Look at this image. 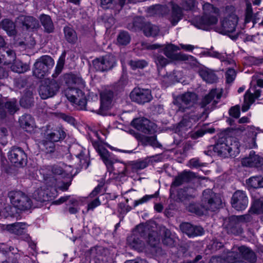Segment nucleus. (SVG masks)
I'll return each instance as SVG.
<instances>
[{
	"label": "nucleus",
	"mask_w": 263,
	"mask_h": 263,
	"mask_svg": "<svg viewBox=\"0 0 263 263\" xmlns=\"http://www.w3.org/2000/svg\"><path fill=\"white\" fill-rule=\"evenodd\" d=\"M33 93L29 90H26L20 100V105L24 108H29L33 105Z\"/></svg>",
	"instance_id": "obj_32"
},
{
	"label": "nucleus",
	"mask_w": 263,
	"mask_h": 263,
	"mask_svg": "<svg viewBox=\"0 0 263 263\" xmlns=\"http://www.w3.org/2000/svg\"><path fill=\"white\" fill-rule=\"evenodd\" d=\"M149 160L145 159L142 160L133 161L131 163V168L133 172H136L139 170L146 168L149 164Z\"/></svg>",
	"instance_id": "obj_40"
},
{
	"label": "nucleus",
	"mask_w": 263,
	"mask_h": 263,
	"mask_svg": "<svg viewBox=\"0 0 263 263\" xmlns=\"http://www.w3.org/2000/svg\"><path fill=\"white\" fill-rule=\"evenodd\" d=\"M15 54L10 49L0 48V64L9 65L15 61Z\"/></svg>",
	"instance_id": "obj_23"
},
{
	"label": "nucleus",
	"mask_w": 263,
	"mask_h": 263,
	"mask_svg": "<svg viewBox=\"0 0 263 263\" xmlns=\"http://www.w3.org/2000/svg\"><path fill=\"white\" fill-rule=\"evenodd\" d=\"M42 190L36 191L33 194V197L35 200L41 202H43L48 200L47 195Z\"/></svg>",
	"instance_id": "obj_56"
},
{
	"label": "nucleus",
	"mask_w": 263,
	"mask_h": 263,
	"mask_svg": "<svg viewBox=\"0 0 263 263\" xmlns=\"http://www.w3.org/2000/svg\"><path fill=\"white\" fill-rule=\"evenodd\" d=\"M148 13L152 15H157L163 16L166 14L169 9L165 5H156L149 7L147 9Z\"/></svg>",
	"instance_id": "obj_30"
},
{
	"label": "nucleus",
	"mask_w": 263,
	"mask_h": 263,
	"mask_svg": "<svg viewBox=\"0 0 263 263\" xmlns=\"http://www.w3.org/2000/svg\"><path fill=\"white\" fill-rule=\"evenodd\" d=\"M40 21L44 27L45 32L50 33L54 31V27L53 23L50 16L42 14L40 16Z\"/></svg>",
	"instance_id": "obj_34"
},
{
	"label": "nucleus",
	"mask_w": 263,
	"mask_h": 263,
	"mask_svg": "<svg viewBox=\"0 0 263 263\" xmlns=\"http://www.w3.org/2000/svg\"><path fill=\"white\" fill-rule=\"evenodd\" d=\"M98 152L105 164L107 170H112L114 161L111 158L110 153L103 146L98 147Z\"/></svg>",
	"instance_id": "obj_26"
},
{
	"label": "nucleus",
	"mask_w": 263,
	"mask_h": 263,
	"mask_svg": "<svg viewBox=\"0 0 263 263\" xmlns=\"http://www.w3.org/2000/svg\"><path fill=\"white\" fill-rule=\"evenodd\" d=\"M191 167L198 168L203 166V163L201 162L199 159L194 158L191 159L189 161Z\"/></svg>",
	"instance_id": "obj_62"
},
{
	"label": "nucleus",
	"mask_w": 263,
	"mask_h": 263,
	"mask_svg": "<svg viewBox=\"0 0 263 263\" xmlns=\"http://www.w3.org/2000/svg\"><path fill=\"white\" fill-rule=\"evenodd\" d=\"M183 17L182 8L178 5L173 3L172 4L171 15L169 20L173 26L176 25Z\"/></svg>",
	"instance_id": "obj_24"
},
{
	"label": "nucleus",
	"mask_w": 263,
	"mask_h": 263,
	"mask_svg": "<svg viewBox=\"0 0 263 263\" xmlns=\"http://www.w3.org/2000/svg\"><path fill=\"white\" fill-rule=\"evenodd\" d=\"M232 206L237 211L246 209L248 204V199L245 192L242 191H236L232 197Z\"/></svg>",
	"instance_id": "obj_18"
},
{
	"label": "nucleus",
	"mask_w": 263,
	"mask_h": 263,
	"mask_svg": "<svg viewBox=\"0 0 263 263\" xmlns=\"http://www.w3.org/2000/svg\"><path fill=\"white\" fill-rule=\"evenodd\" d=\"M65 40L69 44H74L78 40V35L74 29L71 27L66 26L63 29Z\"/></svg>",
	"instance_id": "obj_29"
},
{
	"label": "nucleus",
	"mask_w": 263,
	"mask_h": 263,
	"mask_svg": "<svg viewBox=\"0 0 263 263\" xmlns=\"http://www.w3.org/2000/svg\"><path fill=\"white\" fill-rule=\"evenodd\" d=\"M239 143L235 138L222 137L215 145V152L222 157L235 156L239 153Z\"/></svg>",
	"instance_id": "obj_1"
},
{
	"label": "nucleus",
	"mask_w": 263,
	"mask_h": 263,
	"mask_svg": "<svg viewBox=\"0 0 263 263\" xmlns=\"http://www.w3.org/2000/svg\"><path fill=\"white\" fill-rule=\"evenodd\" d=\"M147 22L142 17H136L134 20L132 24H129L128 25L127 28L133 31H143Z\"/></svg>",
	"instance_id": "obj_37"
},
{
	"label": "nucleus",
	"mask_w": 263,
	"mask_h": 263,
	"mask_svg": "<svg viewBox=\"0 0 263 263\" xmlns=\"http://www.w3.org/2000/svg\"><path fill=\"white\" fill-rule=\"evenodd\" d=\"M20 126L26 132L31 131L34 126L33 119L30 115H24L19 119Z\"/></svg>",
	"instance_id": "obj_31"
},
{
	"label": "nucleus",
	"mask_w": 263,
	"mask_h": 263,
	"mask_svg": "<svg viewBox=\"0 0 263 263\" xmlns=\"http://www.w3.org/2000/svg\"><path fill=\"white\" fill-rule=\"evenodd\" d=\"M195 177V174L190 171H183L182 173L177 176L171 186V192L173 191L174 187H177L190 182Z\"/></svg>",
	"instance_id": "obj_22"
},
{
	"label": "nucleus",
	"mask_w": 263,
	"mask_h": 263,
	"mask_svg": "<svg viewBox=\"0 0 263 263\" xmlns=\"http://www.w3.org/2000/svg\"><path fill=\"white\" fill-rule=\"evenodd\" d=\"M26 224L23 222H16L7 224L6 229L10 233L17 235H22L25 232Z\"/></svg>",
	"instance_id": "obj_28"
},
{
	"label": "nucleus",
	"mask_w": 263,
	"mask_h": 263,
	"mask_svg": "<svg viewBox=\"0 0 263 263\" xmlns=\"http://www.w3.org/2000/svg\"><path fill=\"white\" fill-rule=\"evenodd\" d=\"M138 236L140 235L136 232V229L134 233L127 237V242L132 248L138 252H142L145 248V243L139 239Z\"/></svg>",
	"instance_id": "obj_21"
},
{
	"label": "nucleus",
	"mask_w": 263,
	"mask_h": 263,
	"mask_svg": "<svg viewBox=\"0 0 263 263\" xmlns=\"http://www.w3.org/2000/svg\"><path fill=\"white\" fill-rule=\"evenodd\" d=\"M230 115L236 119L238 118L240 116L239 107L235 106L231 108L229 111Z\"/></svg>",
	"instance_id": "obj_63"
},
{
	"label": "nucleus",
	"mask_w": 263,
	"mask_h": 263,
	"mask_svg": "<svg viewBox=\"0 0 263 263\" xmlns=\"http://www.w3.org/2000/svg\"><path fill=\"white\" fill-rule=\"evenodd\" d=\"M137 232L141 237L147 238V243L151 247V252L156 256L162 254V249L159 247V238L157 232L148 224H140L137 226Z\"/></svg>",
	"instance_id": "obj_2"
},
{
	"label": "nucleus",
	"mask_w": 263,
	"mask_h": 263,
	"mask_svg": "<svg viewBox=\"0 0 263 263\" xmlns=\"http://www.w3.org/2000/svg\"><path fill=\"white\" fill-rule=\"evenodd\" d=\"M130 98L133 102L143 105L153 99L151 90L149 89L136 87L130 92Z\"/></svg>",
	"instance_id": "obj_13"
},
{
	"label": "nucleus",
	"mask_w": 263,
	"mask_h": 263,
	"mask_svg": "<svg viewBox=\"0 0 263 263\" xmlns=\"http://www.w3.org/2000/svg\"><path fill=\"white\" fill-rule=\"evenodd\" d=\"M226 82L228 83L232 82L236 77V72L234 69L229 68L226 73Z\"/></svg>",
	"instance_id": "obj_60"
},
{
	"label": "nucleus",
	"mask_w": 263,
	"mask_h": 263,
	"mask_svg": "<svg viewBox=\"0 0 263 263\" xmlns=\"http://www.w3.org/2000/svg\"><path fill=\"white\" fill-rule=\"evenodd\" d=\"M192 125L191 121L189 119H183L179 123H178L176 127L174 128L175 133H180L184 132L190 128Z\"/></svg>",
	"instance_id": "obj_47"
},
{
	"label": "nucleus",
	"mask_w": 263,
	"mask_h": 263,
	"mask_svg": "<svg viewBox=\"0 0 263 263\" xmlns=\"http://www.w3.org/2000/svg\"><path fill=\"white\" fill-rule=\"evenodd\" d=\"M195 7L194 0H184L182 3V8L185 10H192Z\"/></svg>",
	"instance_id": "obj_61"
},
{
	"label": "nucleus",
	"mask_w": 263,
	"mask_h": 263,
	"mask_svg": "<svg viewBox=\"0 0 263 263\" xmlns=\"http://www.w3.org/2000/svg\"><path fill=\"white\" fill-rule=\"evenodd\" d=\"M198 96L194 92H186L178 96L174 100L173 103L178 107V111L185 112L197 104Z\"/></svg>",
	"instance_id": "obj_9"
},
{
	"label": "nucleus",
	"mask_w": 263,
	"mask_h": 263,
	"mask_svg": "<svg viewBox=\"0 0 263 263\" xmlns=\"http://www.w3.org/2000/svg\"><path fill=\"white\" fill-rule=\"evenodd\" d=\"M116 59L111 54H106L94 59L92 63L97 71L106 72L112 69L116 65Z\"/></svg>",
	"instance_id": "obj_10"
},
{
	"label": "nucleus",
	"mask_w": 263,
	"mask_h": 263,
	"mask_svg": "<svg viewBox=\"0 0 263 263\" xmlns=\"http://www.w3.org/2000/svg\"><path fill=\"white\" fill-rule=\"evenodd\" d=\"M158 195V194L157 192H156L155 194L153 195H146L144 196H143L141 199L138 200H135L134 202V206H137L139 204L146 202L151 199L157 197Z\"/></svg>",
	"instance_id": "obj_57"
},
{
	"label": "nucleus",
	"mask_w": 263,
	"mask_h": 263,
	"mask_svg": "<svg viewBox=\"0 0 263 263\" xmlns=\"http://www.w3.org/2000/svg\"><path fill=\"white\" fill-rule=\"evenodd\" d=\"M8 159L16 167H24L27 162V156L21 147H13L8 155Z\"/></svg>",
	"instance_id": "obj_14"
},
{
	"label": "nucleus",
	"mask_w": 263,
	"mask_h": 263,
	"mask_svg": "<svg viewBox=\"0 0 263 263\" xmlns=\"http://www.w3.org/2000/svg\"><path fill=\"white\" fill-rule=\"evenodd\" d=\"M248 185L252 188L263 187V177L260 176L252 177L247 181Z\"/></svg>",
	"instance_id": "obj_44"
},
{
	"label": "nucleus",
	"mask_w": 263,
	"mask_h": 263,
	"mask_svg": "<svg viewBox=\"0 0 263 263\" xmlns=\"http://www.w3.org/2000/svg\"><path fill=\"white\" fill-rule=\"evenodd\" d=\"M115 0H100L101 7L105 9L115 8Z\"/></svg>",
	"instance_id": "obj_59"
},
{
	"label": "nucleus",
	"mask_w": 263,
	"mask_h": 263,
	"mask_svg": "<svg viewBox=\"0 0 263 263\" xmlns=\"http://www.w3.org/2000/svg\"><path fill=\"white\" fill-rule=\"evenodd\" d=\"M42 145V150L47 154H52L55 151L54 142L51 141H43L41 142Z\"/></svg>",
	"instance_id": "obj_50"
},
{
	"label": "nucleus",
	"mask_w": 263,
	"mask_h": 263,
	"mask_svg": "<svg viewBox=\"0 0 263 263\" xmlns=\"http://www.w3.org/2000/svg\"><path fill=\"white\" fill-rule=\"evenodd\" d=\"M128 65L133 70L143 69L147 66V62L144 60H132L129 61Z\"/></svg>",
	"instance_id": "obj_49"
},
{
	"label": "nucleus",
	"mask_w": 263,
	"mask_h": 263,
	"mask_svg": "<svg viewBox=\"0 0 263 263\" xmlns=\"http://www.w3.org/2000/svg\"><path fill=\"white\" fill-rule=\"evenodd\" d=\"M256 85L259 87H263V80L259 78L257 76L254 75L252 77L250 87L244 97V103L241 108L243 112L247 111L255 99L260 97V91L259 89H256Z\"/></svg>",
	"instance_id": "obj_5"
},
{
	"label": "nucleus",
	"mask_w": 263,
	"mask_h": 263,
	"mask_svg": "<svg viewBox=\"0 0 263 263\" xmlns=\"http://www.w3.org/2000/svg\"><path fill=\"white\" fill-rule=\"evenodd\" d=\"M133 134L135 137L141 142L142 145L143 146L148 145L149 137L142 135L141 134L136 133L135 132H133Z\"/></svg>",
	"instance_id": "obj_58"
},
{
	"label": "nucleus",
	"mask_w": 263,
	"mask_h": 263,
	"mask_svg": "<svg viewBox=\"0 0 263 263\" xmlns=\"http://www.w3.org/2000/svg\"><path fill=\"white\" fill-rule=\"evenodd\" d=\"M54 64V61L50 56L44 55L41 57L34 64L33 76L39 79L47 76Z\"/></svg>",
	"instance_id": "obj_6"
},
{
	"label": "nucleus",
	"mask_w": 263,
	"mask_h": 263,
	"mask_svg": "<svg viewBox=\"0 0 263 263\" xmlns=\"http://www.w3.org/2000/svg\"><path fill=\"white\" fill-rule=\"evenodd\" d=\"M220 20V27H217L215 31L223 34L233 33L236 29L238 17L235 14L234 7L229 6L226 8Z\"/></svg>",
	"instance_id": "obj_3"
},
{
	"label": "nucleus",
	"mask_w": 263,
	"mask_h": 263,
	"mask_svg": "<svg viewBox=\"0 0 263 263\" xmlns=\"http://www.w3.org/2000/svg\"><path fill=\"white\" fill-rule=\"evenodd\" d=\"M130 36L128 32L122 31L117 36L118 43L120 45L125 46L128 44L130 41Z\"/></svg>",
	"instance_id": "obj_48"
},
{
	"label": "nucleus",
	"mask_w": 263,
	"mask_h": 263,
	"mask_svg": "<svg viewBox=\"0 0 263 263\" xmlns=\"http://www.w3.org/2000/svg\"><path fill=\"white\" fill-rule=\"evenodd\" d=\"M1 101L4 105V108L6 111V114L8 112L10 115H13L19 109L17 100L15 99H12L5 103L2 100Z\"/></svg>",
	"instance_id": "obj_38"
},
{
	"label": "nucleus",
	"mask_w": 263,
	"mask_h": 263,
	"mask_svg": "<svg viewBox=\"0 0 263 263\" xmlns=\"http://www.w3.org/2000/svg\"><path fill=\"white\" fill-rule=\"evenodd\" d=\"M101 103L99 108L97 107L96 108L90 109L92 112H97L101 115H105V111L111 106L114 92L110 90H105L100 93Z\"/></svg>",
	"instance_id": "obj_17"
},
{
	"label": "nucleus",
	"mask_w": 263,
	"mask_h": 263,
	"mask_svg": "<svg viewBox=\"0 0 263 263\" xmlns=\"http://www.w3.org/2000/svg\"><path fill=\"white\" fill-rule=\"evenodd\" d=\"M154 60L156 64L158 71H159L160 69L165 67L169 63V61L167 58L159 54H156L154 55Z\"/></svg>",
	"instance_id": "obj_43"
},
{
	"label": "nucleus",
	"mask_w": 263,
	"mask_h": 263,
	"mask_svg": "<svg viewBox=\"0 0 263 263\" xmlns=\"http://www.w3.org/2000/svg\"><path fill=\"white\" fill-rule=\"evenodd\" d=\"M107 250L101 246H97L91 248L90 250L91 254L95 257H99L106 255Z\"/></svg>",
	"instance_id": "obj_53"
},
{
	"label": "nucleus",
	"mask_w": 263,
	"mask_h": 263,
	"mask_svg": "<svg viewBox=\"0 0 263 263\" xmlns=\"http://www.w3.org/2000/svg\"><path fill=\"white\" fill-rule=\"evenodd\" d=\"M251 211L253 213L257 214L263 212V197L254 201Z\"/></svg>",
	"instance_id": "obj_51"
},
{
	"label": "nucleus",
	"mask_w": 263,
	"mask_h": 263,
	"mask_svg": "<svg viewBox=\"0 0 263 263\" xmlns=\"http://www.w3.org/2000/svg\"><path fill=\"white\" fill-rule=\"evenodd\" d=\"M45 181L48 186H53L56 185L57 179L54 176H50L45 178Z\"/></svg>",
	"instance_id": "obj_64"
},
{
	"label": "nucleus",
	"mask_w": 263,
	"mask_h": 263,
	"mask_svg": "<svg viewBox=\"0 0 263 263\" xmlns=\"http://www.w3.org/2000/svg\"><path fill=\"white\" fill-rule=\"evenodd\" d=\"M174 239L171 237V232L168 230H165L162 239L163 245L168 247H173L174 245Z\"/></svg>",
	"instance_id": "obj_52"
},
{
	"label": "nucleus",
	"mask_w": 263,
	"mask_h": 263,
	"mask_svg": "<svg viewBox=\"0 0 263 263\" xmlns=\"http://www.w3.org/2000/svg\"><path fill=\"white\" fill-rule=\"evenodd\" d=\"M65 57L66 52L64 51L62 53L59 59L57 66L55 67L54 72L52 75L53 78L52 79L56 78L62 72L65 64Z\"/></svg>",
	"instance_id": "obj_41"
},
{
	"label": "nucleus",
	"mask_w": 263,
	"mask_h": 263,
	"mask_svg": "<svg viewBox=\"0 0 263 263\" xmlns=\"http://www.w3.org/2000/svg\"><path fill=\"white\" fill-rule=\"evenodd\" d=\"M66 136V133L61 128H57L48 133L46 138L53 142L63 140Z\"/></svg>",
	"instance_id": "obj_27"
},
{
	"label": "nucleus",
	"mask_w": 263,
	"mask_h": 263,
	"mask_svg": "<svg viewBox=\"0 0 263 263\" xmlns=\"http://www.w3.org/2000/svg\"><path fill=\"white\" fill-rule=\"evenodd\" d=\"M199 74L202 79L209 83L214 82V73L208 68H202L199 70Z\"/></svg>",
	"instance_id": "obj_42"
},
{
	"label": "nucleus",
	"mask_w": 263,
	"mask_h": 263,
	"mask_svg": "<svg viewBox=\"0 0 263 263\" xmlns=\"http://www.w3.org/2000/svg\"><path fill=\"white\" fill-rule=\"evenodd\" d=\"M214 99V89H211L210 92L206 95H205L202 99L201 102L200 103V105L201 107H205L209 104Z\"/></svg>",
	"instance_id": "obj_55"
},
{
	"label": "nucleus",
	"mask_w": 263,
	"mask_h": 263,
	"mask_svg": "<svg viewBox=\"0 0 263 263\" xmlns=\"http://www.w3.org/2000/svg\"><path fill=\"white\" fill-rule=\"evenodd\" d=\"M181 231L189 237H196L201 235L204 233L203 228L200 226H194L190 223L184 222L180 225Z\"/></svg>",
	"instance_id": "obj_20"
},
{
	"label": "nucleus",
	"mask_w": 263,
	"mask_h": 263,
	"mask_svg": "<svg viewBox=\"0 0 263 263\" xmlns=\"http://www.w3.org/2000/svg\"><path fill=\"white\" fill-rule=\"evenodd\" d=\"M226 97V95L223 93V89L221 88H216L215 89V106L218 103L222 102V100Z\"/></svg>",
	"instance_id": "obj_54"
},
{
	"label": "nucleus",
	"mask_w": 263,
	"mask_h": 263,
	"mask_svg": "<svg viewBox=\"0 0 263 263\" xmlns=\"http://www.w3.org/2000/svg\"><path fill=\"white\" fill-rule=\"evenodd\" d=\"M12 70L17 73H24L27 71L29 68V65L23 63L22 61L16 60L11 66Z\"/></svg>",
	"instance_id": "obj_45"
},
{
	"label": "nucleus",
	"mask_w": 263,
	"mask_h": 263,
	"mask_svg": "<svg viewBox=\"0 0 263 263\" xmlns=\"http://www.w3.org/2000/svg\"><path fill=\"white\" fill-rule=\"evenodd\" d=\"M112 170H107L110 172H113L114 175H118L119 177H122L126 175L127 170L125 163L118 162L114 166Z\"/></svg>",
	"instance_id": "obj_39"
},
{
	"label": "nucleus",
	"mask_w": 263,
	"mask_h": 263,
	"mask_svg": "<svg viewBox=\"0 0 263 263\" xmlns=\"http://www.w3.org/2000/svg\"><path fill=\"white\" fill-rule=\"evenodd\" d=\"M64 79L65 83L69 86L76 84H81L82 85L84 84L82 79L77 77L72 74H65L64 75Z\"/></svg>",
	"instance_id": "obj_46"
},
{
	"label": "nucleus",
	"mask_w": 263,
	"mask_h": 263,
	"mask_svg": "<svg viewBox=\"0 0 263 263\" xmlns=\"http://www.w3.org/2000/svg\"><path fill=\"white\" fill-rule=\"evenodd\" d=\"M238 252L231 253L228 257V261L230 263H237L242 259L248 260L251 263L255 262L256 256L254 253L248 248L241 246L238 248Z\"/></svg>",
	"instance_id": "obj_12"
},
{
	"label": "nucleus",
	"mask_w": 263,
	"mask_h": 263,
	"mask_svg": "<svg viewBox=\"0 0 263 263\" xmlns=\"http://www.w3.org/2000/svg\"><path fill=\"white\" fill-rule=\"evenodd\" d=\"M60 85L54 79H45L40 86L39 92L43 99L54 96L58 91Z\"/></svg>",
	"instance_id": "obj_11"
},
{
	"label": "nucleus",
	"mask_w": 263,
	"mask_h": 263,
	"mask_svg": "<svg viewBox=\"0 0 263 263\" xmlns=\"http://www.w3.org/2000/svg\"><path fill=\"white\" fill-rule=\"evenodd\" d=\"M178 47L173 44H168L166 45L164 48V53L165 55L168 58L172 59H180L183 60H186L187 59V57L185 55L175 53V51H176L178 49Z\"/></svg>",
	"instance_id": "obj_25"
},
{
	"label": "nucleus",
	"mask_w": 263,
	"mask_h": 263,
	"mask_svg": "<svg viewBox=\"0 0 263 263\" xmlns=\"http://www.w3.org/2000/svg\"><path fill=\"white\" fill-rule=\"evenodd\" d=\"M213 203V193L212 190L208 189L203 191L201 205L191 204L189 209L191 212L201 216L205 215L208 211H212Z\"/></svg>",
	"instance_id": "obj_7"
},
{
	"label": "nucleus",
	"mask_w": 263,
	"mask_h": 263,
	"mask_svg": "<svg viewBox=\"0 0 263 263\" xmlns=\"http://www.w3.org/2000/svg\"><path fill=\"white\" fill-rule=\"evenodd\" d=\"M66 96L69 101L78 105L81 109H86V96L81 90L71 87L66 92Z\"/></svg>",
	"instance_id": "obj_15"
},
{
	"label": "nucleus",
	"mask_w": 263,
	"mask_h": 263,
	"mask_svg": "<svg viewBox=\"0 0 263 263\" xmlns=\"http://www.w3.org/2000/svg\"><path fill=\"white\" fill-rule=\"evenodd\" d=\"M131 124L138 130L146 134H152L157 127L155 123L144 117L134 119Z\"/></svg>",
	"instance_id": "obj_16"
},
{
	"label": "nucleus",
	"mask_w": 263,
	"mask_h": 263,
	"mask_svg": "<svg viewBox=\"0 0 263 263\" xmlns=\"http://www.w3.org/2000/svg\"><path fill=\"white\" fill-rule=\"evenodd\" d=\"M159 31L160 29L157 26L147 22L146 25H145L143 33L147 37H155L158 35Z\"/></svg>",
	"instance_id": "obj_36"
},
{
	"label": "nucleus",
	"mask_w": 263,
	"mask_h": 263,
	"mask_svg": "<svg viewBox=\"0 0 263 263\" xmlns=\"http://www.w3.org/2000/svg\"><path fill=\"white\" fill-rule=\"evenodd\" d=\"M8 196L13 206L20 210H27L32 206L31 199L27 194L21 191H10L8 193Z\"/></svg>",
	"instance_id": "obj_8"
},
{
	"label": "nucleus",
	"mask_w": 263,
	"mask_h": 263,
	"mask_svg": "<svg viewBox=\"0 0 263 263\" xmlns=\"http://www.w3.org/2000/svg\"><path fill=\"white\" fill-rule=\"evenodd\" d=\"M0 25L9 35L13 36L16 34L15 25L11 20L4 19L1 22Z\"/></svg>",
	"instance_id": "obj_35"
},
{
	"label": "nucleus",
	"mask_w": 263,
	"mask_h": 263,
	"mask_svg": "<svg viewBox=\"0 0 263 263\" xmlns=\"http://www.w3.org/2000/svg\"><path fill=\"white\" fill-rule=\"evenodd\" d=\"M260 163V159L257 155L254 154L253 151L250 152L249 157L243 159L242 164L243 166L249 167H256Z\"/></svg>",
	"instance_id": "obj_33"
},
{
	"label": "nucleus",
	"mask_w": 263,
	"mask_h": 263,
	"mask_svg": "<svg viewBox=\"0 0 263 263\" xmlns=\"http://www.w3.org/2000/svg\"><path fill=\"white\" fill-rule=\"evenodd\" d=\"M203 15L197 16L192 19L191 23L196 27L204 30H210L214 25V6L208 2L202 4Z\"/></svg>",
	"instance_id": "obj_4"
},
{
	"label": "nucleus",
	"mask_w": 263,
	"mask_h": 263,
	"mask_svg": "<svg viewBox=\"0 0 263 263\" xmlns=\"http://www.w3.org/2000/svg\"><path fill=\"white\" fill-rule=\"evenodd\" d=\"M15 22L18 26L26 30L36 29L39 26L38 21L32 16L20 15Z\"/></svg>",
	"instance_id": "obj_19"
}]
</instances>
